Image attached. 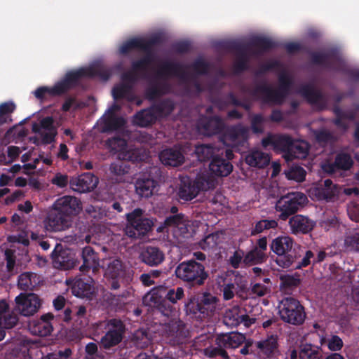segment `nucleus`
Masks as SVG:
<instances>
[{
	"label": "nucleus",
	"instance_id": "1",
	"mask_svg": "<svg viewBox=\"0 0 359 359\" xmlns=\"http://www.w3.org/2000/svg\"><path fill=\"white\" fill-rule=\"evenodd\" d=\"M111 75L112 70L110 68L96 64L87 68L67 72L62 80L54 85L53 90L55 93L61 95L76 86L83 77L99 76L107 81Z\"/></svg>",
	"mask_w": 359,
	"mask_h": 359
},
{
	"label": "nucleus",
	"instance_id": "42",
	"mask_svg": "<svg viewBox=\"0 0 359 359\" xmlns=\"http://www.w3.org/2000/svg\"><path fill=\"white\" fill-rule=\"evenodd\" d=\"M112 96L115 100L126 98L132 100V86L128 83H121L116 86L112 89Z\"/></svg>",
	"mask_w": 359,
	"mask_h": 359
},
{
	"label": "nucleus",
	"instance_id": "2",
	"mask_svg": "<svg viewBox=\"0 0 359 359\" xmlns=\"http://www.w3.org/2000/svg\"><path fill=\"white\" fill-rule=\"evenodd\" d=\"M156 76L159 79L179 77L184 85L186 95L189 96L199 95L204 90L197 78L187 73L183 65L180 62L168 60L163 62L156 72Z\"/></svg>",
	"mask_w": 359,
	"mask_h": 359
},
{
	"label": "nucleus",
	"instance_id": "64",
	"mask_svg": "<svg viewBox=\"0 0 359 359\" xmlns=\"http://www.w3.org/2000/svg\"><path fill=\"white\" fill-rule=\"evenodd\" d=\"M327 346L331 351H339L343 346L342 340L337 336H332L327 341Z\"/></svg>",
	"mask_w": 359,
	"mask_h": 359
},
{
	"label": "nucleus",
	"instance_id": "38",
	"mask_svg": "<svg viewBox=\"0 0 359 359\" xmlns=\"http://www.w3.org/2000/svg\"><path fill=\"white\" fill-rule=\"evenodd\" d=\"M156 182L151 179H139L135 184L136 192L142 197H149L152 195Z\"/></svg>",
	"mask_w": 359,
	"mask_h": 359
},
{
	"label": "nucleus",
	"instance_id": "21",
	"mask_svg": "<svg viewBox=\"0 0 359 359\" xmlns=\"http://www.w3.org/2000/svg\"><path fill=\"white\" fill-rule=\"evenodd\" d=\"M299 92L311 104L318 107L320 109L325 108L326 100L323 94L320 90L316 89L312 85H303L300 88Z\"/></svg>",
	"mask_w": 359,
	"mask_h": 359
},
{
	"label": "nucleus",
	"instance_id": "13",
	"mask_svg": "<svg viewBox=\"0 0 359 359\" xmlns=\"http://www.w3.org/2000/svg\"><path fill=\"white\" fill-rule=\"evenodd\" d=\"M54 209L62 215L72 217L82 210L81 201L76 197L65 196L58 198L53 204Z\"/></svg>",
	"mask_w": 359,
	"mask_h": 359
},
{
	"label": "nucleus",
	"instance_id": "40",
	"mask_svg": "<svg viewBox=\"0 0 359 359\" xmlns=\"http://www.w3.org/2000/svg\"><path fill=\"white\" fill-rule=\"evenodd\" d=\"M103 123L105 131H114L121 129L126 123L124 118L117 116L116 114L107 115L103 120Z\"/></svg>",
	"mask_w": 359,
	"mask_h": 359
},
{
	"label": "nucleus",
	"instance_id": "36",
	"mask_svg": "<svg viewBox=\"0 0 359 359\" xmlns=\"http://www.w3.org/2000/svg\"><path fill=\"white\" fill-rule=\"evenodd\" d=\"M151 106L154 108L157 119L169 116L175 109V104L170 99H164Z\"/></svg>",
	"mask_w": 359,
	"mask_h": 359
},
{
	"label": "nucleus",
	"instance_id": "10",
	"mask_svg": "<svg viewBox=\"0 0 359 359\" xmlns=\"http://www.w3.org/2000/svg\"><path fill=\"white\" fill-rule=\"evenodd\" d=\"M165 224L173 231L176 237L191 236L196 232L198 227L197 222L189 221L182 215L168 217L165 221Z\"/></svg>",
	"mask_w": 359,
	"mask_h": 359
},
{
	"label": "nucleus",
	"instance_id": "53",
	"mask_svg": "<svg viewBox=\"0 0 359 359\" xmlns=\"http://www.w3.org/2000/svg\"><path fill=\"white\" fill-rule=\"evenodd\" d=\"M278 226V222L276 220L264 219L258 222L252 230V233H259L266 229H275Z\"/></svg>",
	"mask_w": 359,
	"mask_h": 359
},
{
	"label": "nucleus",
	"instance_id": "44",
	"mask_svg": "<svg viewBox=\"0 0 359 359\" xmlns=\"http://www.w3.org/2000/svg\"><path fill=\"white\" fill-rule=\"evenodd\" d=\"M106 146L114 154L123 153L127 147V142L124 138L114 137L107 140Z\"/></svg>",
	"mask_w": 359,
	"mask_h": 359
},
{
	"label": "nucleus",
	"instance_id": "34",
	"mask_svg": "<svg viewBox=\"0 0 359 359\" xmlns=\"http://www.w3.org/2000/svg\"><path fill=\"white\" fill-rule=\"evenodd\" d=\"M198 307L201 313L208 315L209 313L214 312L218 308L217 299L210 294L204 293Z\"/></svg>",
	"mask_w": 359,
	"mask_h": 359
},
{
	"label": "nucleus",
	"instance_id": "23",
	"mask_svg": "<svg viewBox=\"0 0 359 359\" xmlns=\"http://www.w3.org/2000/svg\"><path fill=\"white\" fill-rule=\"evenodd\" d=\"M155 41L156 43L148 45L147 49H140L145 53V55L140 60L133 61L135 69H142L144 72L147 70V67L154 61V54L152 51V47L162 43V38L159 35H154L150 37L147 41Z\"/></svg>",
	"mask_w": 359,
	"mask_h": 359
},
{
	"label": "nucleus",
	"instance_id": "5",
	"mask_svg": "<svg viewBox=\"0 0 359 359\" xmlns=\"http://www.w3.org/2000/svg\"><path fill=\"white\" fill-rule=\"evenodd\" d=\"M205 176L197 177L195 182H192L189 177L182 178L178 195L180 198L184 201H190L195 198L200 191H206L214 187V180L212 177H208L206 182Z\"/></svg>",
	"mask_w": 359,
	"mask_h": 359
},
{
	"label": "nucleus",
	"instance_id": "50",
	"mask_svg": "<svg viewBox=\"0 0 359 359\" xmlns=\"http://www.w3.org/2000/svg\"><path fill=\"white\" fill-rule=\"evenodd\" d=\"M46 228L53 231H61L68 226V222L61 217L55 219L50 215L46 223Z\"/></svg>",
	"mask_w": 359,
	"mask_h": 359
},
{
	"label": "nucleus",
	"instance_id": "7",
	"mask_svg": "<svg viewBox=\"0 0 359 359\" xmlns=\"http://www.w3.org/2000/svg\"><path fill=\"white\" fill-rule=\"evenodd\" d=\"M279 314L283 320L293 325L304 322L305 313L304 309L298 301L293 298L283 299L279 304Z\"/></svg>",
	"mask_w": 359,
	"mask_h": 359
},
{
	"label": "nucleus",
	"instance_id": "8",
	"mask_svg": "<svg viewBox=\"0 0 359 359\" xmlns=\"http://www.w3.org/2000/svg\"><path fill=\"white\" fill-rule=\"evenodd\" d=\"M307 197L302 193H290L281 197L277 202L276 210L280 212V218L285 220L307 203Z\"/></svg>",
	"mask_w": 359,
	"mask_h": 359
},
{
	"label": "nucleus",
	"instance_id": "24",
	"mask_svg": "<svg viewBox=\"0 0 359 359\" xmlns=\"http://www.w3.org/2000/svg\"><path fill=\"white\" fill-rule=\"evenodd\" d=\"M53 318L52 315L48 313L43 316L39 320H34L29 323V331L35 335L47 336L52 332L53 327L50 320Z\"/></svg>",
	"mask_w": 359,
	"mask_h": 359
},
{
	"label": "nucleus",
	"instance_id": "59",
	"mask_svg": "<svg viewBox=\"0 0 359 359\" xmlns=\"http://www.w3.org/2000/svg\"><path fill=\"white\" fill-rule=\"evenodd\" d=\"M28 135V130L18 126H15L11 128L6 133V137H14L17 138H23Z\"/></svg>",
	"mask_w": 359,
	"mask_h": 359
},
{
	"label": "nucleus",
	"instance_id": "20",
	"mask_svg": "<svg viewBox=\"0 0 359 359\" xmlns=\"http://www.w3.org/2000/svg\"><path fill=\"white\" fill-rule=\"evenodd\" d=\"M255 318L250 317L245 314V312L238 307H233L226 311L224 316V322L231 326H237L243 324L248 327L255 323Z\"/></svg>",
	"mask_w": 359,
	"mask_h": 359
},
{
	"label": "nucleus",
	"instance_id": "41",
	"mask_svg": "<svg viewBox=\"0 0 359 359\" xmlns=\"http://www.w3.org/2000/svg\"><path fill=\"white\" fill-rule=\"evenodd\" d=\"M299 357L301 359H322L323 355L319 347L306 344L301 346Z\"/></svg>",
	"mask_w": 359,
	"mask_h": 359
},
{
	"label": "nucleus",
	"instance_id": "11",
	"mask_svg": "<svg viewBox=\"0 0 359 359\" xmlns=\"http://www.w3.org/2000/svg\"><path fill=\"white\" fill-rule=\"evenodd\" d=\"M142 214L140 209H135L127 215L128 225L126 233L128 236L135 237L137 235L144 234L151 229L153 222L149 219H143Z\"/></svg>",
	"mask_w": 359,
	"mask_h": 359
},
{
	"label": "nucleus",
	"instance_id": "19",
	"mask_svg": "<svg viewBox=\"0 0 359 359\" xmlns=\"http://www.w3.org/2000/svg\"><path fill=\"white\" fill-rule=\"evenodd\" d=\"M109 331L101 339L104 348H110L118 344L122 339L123 327L119 320H111L108 323Z\"/></svg>",
	"mask_w": 359,
	"mask_h": 359
},
{
	"label": "nucleus",
	"instance_id": "60",
	"mask_svg": "<svg viewBox=\"0 0 359 359\" xmlns=\"http://www.w3.org/2000/svg\"><path fill=\"white\" fill-rule=\"evenodd\" d=\"M184 295V290L182 287H177L175 290L171 289L168 290L166 298L172 303H176L179 299H182Z\"/></svg>",
	"mask_w": 359,
	"mask_h": 359
},
{
	"label": "nucleus",
	"instance_id": "61",
	"mask_svg": "<svg viewBox=\"0 0 359 359\" xmlns=\"http://www.w3.org/2000/svg\"><path fill=\"white\" fill-rule=\"evenodd\" d=\"M53 89V87H39L34 91V95L39 100H43L46 97V95H49L51 96H57L58 95L55 93Z\"/></svg>",
	"mask_w": 359,
	"mask_h": 359
},
{
	"label": "nucleus",
	"instance_id": "27",
	"mask_svg": "<svg viewBox=\"0 0 359 359\" xmlns=\"http://www.w3.org/2000/svg\"><path fill=\"white\" fill-rule=\"evenodd\" d=\"M294 246V241L288 236H281L273 239L271 244V250L278 256H283L290 252Z\"/></svg>",
	"mask_w": 359,
	"mask_h": 359
},
{
	"label": "nucleus",
	"instance_id": "17",
	"mask_svg": "<svg viewBox=\"0 0 359 359\" xmlns=\"http://www.w3.org/2000/svg\"><path fill=\"white\" fill-rule=\"evenodd\" d=\"M233 169L231 163L229 161V158H212L209 165V171L200 174L201 176H205V182H206L208 177H212L214 183L215 182V177H224L228 175Z\"/></svg>",
	"mask_w": 359,
	"mask_h": 359
},
{
	"label": "nucleus",
	"instance_id": "43",
	"mask_svg": "<svg viewBox=\"0 0 359 359\" xmlns=\"http://www.w3.org/2000/svg\"><path fill=\"white\" fill-rule=\"evenodd\" d=\"M72 292L76 297L82 298L89 297L92 294L91 286L80 279L73 282Z\"/></svg>",
	"mask_w": 359,
	"mask_h": 359
},
{
	"label": "nucleus",
	"instance_id": "6",
	"mask_svg": "<svg viewBox=\"0 0 359 359\" xmlns=\"http://www.w3.org/2000/svg\"><path fill=\"white\" fill-rule=\"evenodd\" d=\"M212 147L205 144L196 146L193 149L191 144H176L172 147L163 149L158 157H184L185 155L195 154L196 157H219L210 154Z\"/></svg>",
	"mask_w": 359,
	"mask_h": 359
},
{
	"label": "nucleus",
	"instance_id": "45",
	"mask_svg": "<svg viewBox=\"0 0 359 359\" xmlns=\"http://www.w3.org/2000/svg\"><path fill=\"white\" fill-rule=\"evenodd\" d=\"M257 346L260 353L268 357L276 350L277 341L274 337H270L265 340L257 342Z\"/></svg>",
	"mask_w": 359,
	"mask_h": 359
},
{
	"label": "nucleus",
	"instance_id": "62",
	"mask_svg": "<svg viewBox=\"0 0 359 359\" xmlns=\"http://www.w3.org/2000/svg\"><path fill=\"white\" fill-rule=\"evenodd\" d=\"M264 121V118L262 114L255 115L251 120V126L252 130L256 133H262L263 129L261 125Z\"/></svg>",
	"mask_w": 359,
	"mask_h": 359
},
{
	"label": "nucleus",
	"instance_id": "28",
	"mask_svg": "<svg viewBox=\"0 0 359 359\" xmlns=\"http://www.w3.org/2000/svg\"><path fill=\"white\" fill-rule=\"evenodd\" d=\"M156 43L155 41H146L140 37L133 38L123 43L119 48V53L122 55H127L133 49H147L148 45Z\"/></svg>",
	"mask_w": 359,
	"mask_h": 359
},
{
	"label": "nucleus",
	"instance_id": "51",
	"mask_svg": "<svg viewBox=\"0 0 359 359\" xmlns=\"http://www.w3.org/2000/svg\"><path fill=\"white\" fill-rule=\"evenodd\" d=\"M36 275L29 273H25L20 276L18 285L22 290H27L34 286L36 283Z\"/></svg>",
	"mask_w": 359,
	"mask_h": 359
},
{
	"label": "nucleus",
	"instance_id": "14",
	"mask_svg": "<svg viewBox=\"0 0 359 359\" xmlns=\"http://www.w3.org/2000/svg\"><path fill=\"white\" fill-rule=\"evenodd\" d=\"M16 309L23 316L34 314L41 307V300L35 294H20L15 298Z\"/></svg>",
	"mask_w": 359,
	"mask_h": 359
},
{
	"label": "nucleus",
	"instance_id": "63",
	"mask_svg": "<svg viewBox=\"0 0 359 359\" xmlns=\"http://www.w3.org/2000/svg\"><path fill=\"white\" fill-rule=\"evenodd\" d=\"M146 96L149 100H154L161 95V90L158 84H154L146 90Z\"/></svg>",
	"mask_w": 359,
	"mask_h": 359
},
{
	"label": "nucleus",
	"instance_id": "12",
	"mask_svg": "<svg viewBox=\"0 0 359 359\" xmlns=\"http://www.w3.org/2000/svg\"><path fill=\"white\" fill-rule=\"evenodd\" d=\"M309 55L313 64L329 70H339L337 63L339 61V55L337 49L330 48L324 52H311Z\"/></svg>",
	"mask_w": 359,
	"mask_h": 359
},
{
	"label": "nucleus",
	"instance_id": "22",
	"mask_svg": "<svg viewBox=\"0 0 359 359\" xmlns=\"http://www.w3.org/2000/svg\"><path fill=\"white\" fill-rule=\"evenodd\" d=\"M98 184V179L90 173H86L72 178L70 181L72 188L79 192L93 190Z\"/></svg>",
	"mask_w": 359,
	"mask_h": 359
},
{
	"label": "nucleus",
	"instance_id": "15",
	"mask_svg": "<svg viewBox=\"0 0 359 359\" xmlns=\"http://www.w3.org/2000/svg\"><path fill=\"white\" fill-rule=\"evenodd\" d=\"M32 131L41 135L42 141L45 144H50L55 141L57 135V128L54 126V119L52 116H46L42 118L39 123L34 122L32 124Z\"/></svg>",
	"mask_w": 359,
	"mask_h": 359
},
{
	"label": "nucleus",
	"instance_id": "16",
	"mask_svg": "<svg viewBox=\"0 0 359 359\" xmlns=\"http://www.w3.org/2000/svg\"><path fill=\"white\" fill-rule=\"evenodd\" d=\"M292 139L285 135H269L262 140V145L264 147H271L276 154L284 153L283 156H288Z\"/></svg>",
	"mask_w": 359,
	"mask_h": 359
},
{
	"label": "nucleus",
	"instance_id": "3",
	"mask_svg": "<svg viewBox=\"0 0 359 359\" xmlns=\"http://www.w3.org/2000/svg\"><path fill=\"white\" fill-rule=\"evenodd\" d=\"M278 87L273 89L265 82L257 85L252 90H245L253 97L262 95L263 102L269 104H282L288 95L292 86V79L286 74H281L278 76Z\"/></svg>",
	"mask_w": 359,
	"mask_h": 359
},
{
	"label": "nucleus",
	"instance_id": "4",
	"mask_svg": "<svg viewBox=\"0 0 359 359\" xmlns=\"http://www.w3.org/2000/svg\"><path fill=\"white\" fill-rule=\"evenodd\" d=\"M279 45L269 38L256 36L249 41L247 43L238 42H231L228 47L237 55V58L248 59V53L251 52L252 48L256 50L252 51L253 55H260L269 50L278 47Z\"/></svg>",
	"mask_w": 359,
	"mask_h": 359
},
{
	"label": "nucleus",
	"instance_id": "18",
	"mask_svg": "<svg viewBox=\"0 0 359 359\" xmlns=\"http://www.w3.org/2000/svg\"><path fill=\"white\" fill-rule=\"evenodd\" d=\"M197 128L203 135L210 137L222 132L223 123L218 116H202L197 122Z\"/></svg>",
	"mask_w": 359,
	"mask_h": 359
},
{
	"label": "nucleus",
	"instance_id": "9",
	"mask_svg": "<svg viewBox=\"0 0 359 359\" xmlns=\"http://www.w3.org/2000/svg\"><path fill=\"white\" fill-rule=\"evenodd\" d=\"M176 276L184 281H196L201 285L207 278L208 275L203 266L194 261L181 263L175 270Z\"/></svg>",
	"mask_w": 359,
	"mask_h": 359
},
{
	"label": "nucleus",
	"instance_id": "30",
	"mask_svg": "<svg viewBox=\"0 0 359 359\" xmlns=\"http://www.w3.org/2000/svg\"><path fill=\"white\" fill-rule=\"evenodd\" d=\"M249 130L242 124L229 127L226 130V136L232 142H245L248 137Z\"/></svg>",
	"mask_w": 359,
	"mask_h": 359
},
{
	"label": "nucleus",
	"instance_id": "46",
	"mask_svg": "<svg viewBox=\"0 0 359 359\" xmlns=\"http://www.w3.org/2000/svg\"><path fill=\"white\" fill-rule=\"evenodd\" d=\"M142 73H145V72L142 69H135L133 62L131 69L123 73L121 78L124 83H128L132 86L140 79Z\"/></svg>",
	"mask_w": 359,
	"mask_h": 359
},
{
	"label": "nucleus",
	"instance_id": "49",
	"mask_svg": "<svg viewBox=\"0 0 359 359\" xmlns=\"http://www.w3.org/2000/svg\"><path fill=\"white\" fill-rule=\"evenodd\" d=\"M264 257V252L259 250L257 248H255L245 255L243 262L246 264H256L262 262Z\"/></svg>",
	"mask_w": 359,
	"mask_h": 359
},
{
	"label": "nucleus",
	"instance_id": "54",
	"mask_svg": "<svg viewBox=\"0 0 359 359\" xmlns=\"http://www.w3.org/2000/svg\"><path fill=\"white\" fill-rule=\"evenodd\" d=\"M280 287L283 289L295 287L299 283V279L297 276L284 274L280 276Z\"/></svg>",
	"mask_w": 359,
	"mask_h": 359
},
{
	"label": "nucleus",
	"instance_id": "48",
	"mask_svg": "<svg viewBox=\"0 0 359 359\" xmlns=\"http://www.w3.org/2000/svg\"><path fill=\"white\" fill-rule=\"evenodd\" d=\"M285 175L288 180L300 182L305 180L306 171L301 167L292 166L285 171Z\"/></svg>",
	"mask_w": 359,
	"mask_h": 359
},
{
	"label": "nucleus",
	"instance_id": "58",
	"mask_svg": "<svg viewBox=\"0 0 359 359\" xmlns=\"http://www.w3.org/2000/svg\"><path fill=\"white\" fill-rule=\"evenodd\" d=\"M334 114L336 115V118L334 121V123L339 128L346 129L347 126L344 120L347 118H352V117H349L346 113L343 111L339 108L334 109Z\"/></svg>",
	"mask_w": 359,
	"mask_h": 359
},
{
	"label": "nucleus",
	"instance_id": "33",
	"mask_svg": "<svg viewBox=\"0 0 359 359\" xmlns=\"http://www.w3.org/2000/svg\"><path fill=\"white\" fill-rule=\"evenodd\" d=\"M53 262L55 267L65 270L73 268L76 264V260L69 251H63L55 255Z\"/></svg>",
	"mask_w": 359,
	"mask_h": 359
},
{
	"label": "nucleus",
	"instance_id": "52",
	"mask_svg": "<svg viewBox=\"0 0 359 359\" xmlns=\"http://www.w3.org/2000/svg\"><path fill=\"white\" fill-rule=\"evenodd\" d=\"M224 238V234L222 233H215L208 236L203 243H202V248L203 249H210L215 247Z\"/></svg>",
	"mask_w": 359,
	"mask_h": 359
},
{
	"label": "nucleus",
	"instance_id": "32",
	"mask_svg": "<svg viewBox=\"0 0 359 359\" xmlns=\"http://www.w3.org/2000/svg\"><path fill=\"white\" fill-rule=\"evenodd\" d=\"M141 257L142 261L150 266L159 264L164 259L163 254L156 248H147Z\"/></svg>",
	"mask_w": 359,
	"mask_h": 359
},
{
	"label": "nucleus",
	"instance_id": "31",
	"mask_svg": "<svg viewBox=\"0 0 359 359\" xmlns=\"http://www.w3.org/2000/svg\"><path fill=\"white\" fill-rule=\"evenodd\" d=\"M309 149L310 145L306 141L292 139L288 156H282V157H299L297 155L308 157Z\"/></svg>",
	"mask_w": 359,
	"mask_h": 359
},
{
	"label": "nucleus",
	"instance_id": "56",
	"mask_svg": "<svg viewBox=\"0 0 359 359\" xmlns=\"http://www.w3.org/2000/svg\"><path fill=\"white\" fill-rule=\"evenodd\" d=\"M269 280L268 278L265 279V282L267 285H264L262 283H256L252 287V292L253 294L262 297L266 295L270 292V283Z\"/></svg>",
	"mask_w": 359,
	"mask_h": 359
},
{
	"label": "nucleus",
	"instance_id": "35",
	"mask_svg": "<svg viewBox=\"0 0 359 359\" xmlns=\"http://www.w3.org/2000/svg\"><path fill=\"white\" fill-rule=\"evenodd\" d=\"M324 189L313 187L309 189V194L311 197H315L318 200L328 198L334 194L332 190L334 186L332 181L326 180L324 182Z\"/></svg>",
	"mask_w": 359,
	"mask_h": 359
},
{
	"label": "nucleus",
	"instance_id": "25",
	"mask_svg": "<svg viewBox=\"0 0 359 359\" xmlns=\"http://www.w3.org/2000/svg\"><path fill=\"white\" fill-rule=\"evenodd\" d=\"M157 121V117L152 106L141 109L134 116L133 122L134 125L145 128L151 126Z\"/></svg>",
	"mask_w": 359,
	"mask_h": 359
},
{
	"label": "nucleus",
	"instance_id": "57",
	"mask_svg": "<svg viewBox=\"0 0 359 359\" xmlns=\"http://www.w3.org/2000/svg\"><path fill=\"white\" fill-rule=\"evenodd\" d=\"M191 69L198 74L205 75L208 74L209 65L208 64L201 59L194 61L191 65Z\"/></svg>",
	"mask_w": 359,
	"mask_h": 359
},
{
	"label": "nucleus",
	"instance_id": "29",
	"mask_svg": "<svg viewBox=\"0 0 359 359\" xmlns=\"http://www.w3.org/2000/svg\"><path fill=\"white\" fill-rule=\"evenodd\" d=\"M245 339L243 334L231 332L218 338L219 346H224L226 348H236L239 346Z\"/></svg>",
	"mask_w": 359,
	"mask_h": 359
},
{
	"label": "nucleus",
	"instance_id": "26",
	"mask_svg": "<svg viewBox=\"0 0 359 359\" xmlns=\"http://www.w3.org/2000/svg\"><path fill=\"white\" fill-rule=\"evenodd\" d=\"M289 225L293 233H306L313 228L314 223L307 217L298 215L290 219Z\"/></svg>",
	"mask_w": 359,
	"mask_h": 359
},
{
	"label": "nucleus",
	"instance_id": "37",
	"mask_svg": "<svg viewBox=\"0 0 359 359\" xmlns=\"http://www.w3.org/2000/svg\"><path fill=\"white\" fill-rule=\"evenodd\" d=\"M124 266L118 259H111L107 263L104 275L107 278H116L123 275Z\"/></svg>",
	"mask_w": 359,
	"mask_h": 359
},
{
	"label": "nucleus",
	"instance_id": "55",
	"mask_svg": "<svg viewBox=\"0 0 359 359\" xmlns=\"http://www.w3.org/2000/svg\"><path fill=\"white\" fill-rule=\"evenodd\" d=\"M15 105L12 102H4L0 104V117L4 118L11 122V114L15 111Z\"/></svg>",
	"mask_w": 359,
	"mask_h": 359
},
{
	"label": "nucleus",
	"instance_id": "39",
	"mask_svg": "<svg viewBox=\"0 0 359 359\" xmlns=\"http://www.w3.org/2000/svg\"><path fill=\"white\" fill-rule=\"evenodd\" d=\"M17 322L15 317L9 316L8 306L6 301H0V327L11 328Z\"/></svg>",
	"mask_w": 359,
	"mask_h": 359
},
{
	"label": "nucleus",
	"instance_id": "47",
	"mask_svg": "<svg viewBox=\"0 0 359 359\" xmlns=\"http://www.w3.org/2000/svg\"><path fill=\"white\" fill-rule=\"evenodd\" d=\"M83 264L87 267H96L100 266L99 259L90 247H86L82 251Z\"/></svg>",
	"mask_w": 359,
	"mask_h": 359
}]
</instances>
